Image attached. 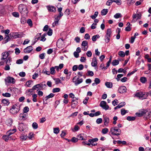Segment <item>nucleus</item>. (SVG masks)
I'll return each instance as SVG.
<instances>
[{"label": "nucleus", "instance_id": "1", "mask_svg": "<svg viewBox=\"0 0 151 151\" xmlns=\"http://www.w3.org/2000/svg\"><path fill=\"white\" fill-rule=\"evenodd\" d=\"M18 9L19 12L21 13L22 16L27 15L28 12L26 6L23 4H20L19 5Z\"/></svg>", "mask_w": 151, "mask_h": 151}, {"label": "nucleus", "instance_id": "2", "mask_svg": "<svg viewBox=\"0 0 151 151\" xmlns=\"http://www.w3.org/2000/svg\"><path fill=\"white\" fill-rule=\"evenodd\" d=\"M148 93H143L141 92H139L136 93L135 94V96L138 97L139 99H144L147 98L148 96Z\"/></svg>", "mask_w": 151, "mask_h": 151}, {"label": "nucleus", "instance_id": "3", "mask_svg": "<svg viewBox=\"0 0 151 151\" xmlns=\"http://www.w3.org/2000/svg\"><path fill=\"white\" fill-rule=\"evenodd\" d=\"M20 110V106L16 104L13 105L10 110V112L12 114L17 113Z\"/></svg>", "mask_w": 151, "mask_h": 151}, {"label": "nucleus", "instance_id": "4", "mask_svg": "<svg viewBox=\"0 0 151 151\" xmlns=\"http://www.w3.org/2000/svg\"><path fill=\"white\" fill-rule=\"evenodd\" d=\"M111 29H108L106 31V35H105V39L106 43H108L110 40L111 35Z\"/></svg>", "mask_w": 151, "mask_h": 151}, {"label": "nucleus", "instance_id": "5", "mask_svg": "<svg viewBox=\"0 0 151 151\" xmlns=\"http://www.w3.org/2000/svg\"><path fill=\"white\" fill-rule=\"evenodd\" d=\"M47 86L45 84H44L42 83L37 84L33 87V89L36 90L37 89L43 90L46 88Z\"/></svg>", "mask_w": 151, "mask_h": 151}, {"label": "nucleus", "instance_id": "6", "mask_svg": "<svg viewBox=\"0 0 151 151\" xmlns=\"http://www.w3.org/2000/svg\"><path fill=\"white\" fill-rule=\"evenodd\" d=\"M73 82L74 83L75 85L77 86L82 83L83 80L82 78L79 79V77H77L76 76L73 78Z\"/></svg>", "mask_w": 151, "mask_h": 151}, {"label": "nucleus", "instance_id": "7", "mask_svg": "<svg viewBox=\"0 0 151 151\" xmlns=\"http://www.w3.org/2000/svg\"><path fill=\"white\" fill-rule=\"evenodd\" d=\"M141 17V14L140 13L134 14L132 16V20L131 22H135L138 19H140Z\"/></svg>", "mask_w": 151, "mask_h": 151}, {"label": "nucleus", "instance_id": "8", "mask_svg": "<svg viewBox=\"0 0 151 151\" xmlns=\"http://www.w3.org/2000/svg\"><path fill=\"white\" fill-rule=\"evenodd\" d=\"M5 83L6 85L10 83H14L15 82L14 79L11 77H8L5 79Z\"/></svg>", "mask_w": 151, "mask_h": 151}, {"label": "nucleus", "instance_id": "9", "mask_svg": "<svg viewBox=\"0 0 151 151\" xmlns=\"http://www.w3.org/2000/svg\"><path fill=\"white\" fill-rule=\"evenodd\" d=\"M100 106L104 109L107 110L109 109V106L107 104L106 102L105 101H102L101 102Z\"/></svg>", "mask_w": 151, "mask_h": 151}, {"label": "nucleus", "instance_id": "10", "mask_svg": "<svg viewBox=\"0 0 151 151\" xmlns=\"http://www.w3.org/2000/svg\"><path fill=\"white\" fill-rule=\"evenodd\" d=\"M110 132L111 134L115 133H116L117 132L119 133L121 132V130L118 127H112L111 129Z\"/></svg>", "mask_w": 151, "mask_h": 151}, {"label": "nucleus", "instance_id": "11", "mask_svg": "<svg viewBox=\"0 0 151 151\" xmlns=\"http://www.w3.org/2000/svg\"><path fill=\"white\" fill-rule=\"evenodd\" d=\"M18 129L20 131L24 133L26 131L25 126L22 123L19 124Z\"/></svg>", "mask_w": 151, "mask_h": 151}, {"label": "nucleus", "instance_id": "12", "mask_svg": "<svg viewBox=\"0 0 151 151\" xmlns=\"http://www.w3.org/2000/svg\"><path fill=\"white\" fill-rule=\"evenodd\" d=\"M33 48L31 46H28L24 49V52L25 53H30L33 50Z\"/></svg>", "mask_w": 151, "mask_h": 151}, {"label": "nucleus", "instance_id": "13", "mask_svg": "<svg viewBox=\"0 0 151 151\" xmlns=\"http://www.w3.org/2000/svg\"><path fill=\"white\" fill-rule=\"evenodd\" d=\"M127 89L125 86H121L118 89V92L121 93H122L126 92Z\"/></svg>", "mask_w": 151, "mask_h": 151}, {"label": "nucleus", "instance_id": "14", "mask_svg": "<svg viewBox=\"0 0 151 151\" xmlns=\"http://www.w3.org/2000/svg\"><path fill=\"white\" fill-rule=\"evenodd\" d=\"M88 42L86 40H84L82 42L81 45L83 47V50L84 51H86L87 50L88 46Z\"/></svg>", "mask_w": 151, "mask_h": 151}, {"label": "nucleus", "instance_id": "15", "mask_svg": "<svg viewBox=\"0 0 151 151\" xmlns=\"http://www.w3.org/2000/svg\"><path fill=\"white\" fill-rule=\"evenodd\" d=\"M24 34L20 33H13L12 34V36L14 38H21L23 36Z\"/></svg>", "mask_w": 151, "mask_h": 151}, {"label": "nucleus", "instance_id": "16", "mask_svg": "<svg viewBox=\"0 0 151 151\" xmlns=\"http://www.w3.org/2000/svg\"><path fill=\"white\" fill-rule=\"evenodd\" d=\"M147 112V110L143 109L141 111L140 113H136V114L137 116H142L144 114H146Z\"/></svg>", "mask_w": 151, "mask_h": 151}, {"label": "nucleus", "instance_id": "17", "mask_svg": "<svg viewBox=\"0 0 151 151\" xmlns=\"http://www.w3.org/2000/svg\"><path fill=\"white\" fill-rule=\"evenodd\" d=\"M47 7V9L50 12H55L56 11V8L54 6H48Z\"/></svg>", "mask_w": 151, "mask_h": 151}, {"label": "nucleus", "instance_id": "18", "mask_svg": "<svg viewBox=\"0 0 151 151\" xmlns=\"http://www.w3.org/2000/svg\"><path fill=\"white\" fill-rule=\"evenodd\" d=\"M104 125L106 126L108 125V124L109 122V118L106 116L104 117Z\"/></svg>", "mask_w": 151, "mask_h": 151}, {"label": "nucleus", "instance_id": "19", "mask_svg": "<svg viewBox=\"0 0 151 151\" xmlns=\"http://www.w3.org/2000/svg\"><path fill=\"white\" fill-rule=\"evenodd\" d=\"M91 65L93 67H96L97 65V60L96 58L94 57L93 59V62L91 63Z\"/></svg>", "mask_w": 151, "mask_h": 151}, {"label": "nucleus", "instance_id": "20", "mask_svg": "<svg viewBox=\"0 0 151 151\" xmlns=\"http://www.w3.org/2000/svg\"><path fill=\"white\" fill-rule=\"evenodd\" d=\"M112 57L111 56H110L109 59V61L106 64V66L105 67H103L102 68V69H106L110 65V64L111 63V60L112 59Z\"/></svg>", "mask_w": 151, "mask_h": 151}, {"label": "nucleus", "instance_id": "21", "mask_svg": "<svg viewBox=\"0 0 151 151\" xmlns=\"http://www.w3.org/2000/svg\"><path fill=\"white\" fill-rule=\"evenodd\" d=\"M10 135L9 134H7V133H6V135H4L3 137V139L5 140L6 141H7L8 140L10 139L11 138Z\"/></svg>", "mask_w": 151, "mask_h": 151}, {"label": "nucleus", "instance_id": "22", "mask_svg": "<svg viewBox=\"0 0 151 151\" xmlns=\"http://www.w3.org/2000/svg\"><path fill=\"white\" fill-rule=\"evenodd\" d=\"M26 116V115L24 113H21L19 115V120H24Z\"/></svg>", "mask_w": 151, "mask_h": 151}, {"label": "nucleus", "instance_id": "23", "mask_svg": "<svg viewBox=\"0 0 151 151\" xmlns=\"http://www.w3.org/2000/svg\"><path fill=\"white\" fill-rule=\"evenodd\" d=\"M98 140V139L97 138H96L92 139H90L88 140V141L92 144V146H93L94 142L97 141Z\"/></svg>", "mask_w": 151, "mask_h": 151}, {"label": "nucleus", "instance_id": "24", "mask_svg": "<svg viewBox=\"0 0 151 151\" xmlns=\"http://www.w3.org/2000/svg\"><path fill=\"white\" fill-rule=\"evenodd\" d=\"M41 33L37 34L35 36V41H34V43H35L37 41L40 39V37H41Z\"/></svg>", "mask_w": 151, "mask_h": 151}, {"label": "nucleus", "instance_id": "25", "mask_svg": "<svg viewBox=\"0 0 151 151\" xmlns=\"http://www.w3.org/2000/svg\"><path fill=\"white\" fill-rule=\"evenodd\" d=\"M108 11V10L107 9H104L101 11V14L103 16L107 14Z\"/></svg>", "mask_w": 151, "mask_h": 151}, {"label": "nucleus", "instance_id": "26", "mask_svg": "<svg viewBox=\"0 0 151 151\" xmlns=\"http://www.w3.org/2000/svg\"><path fill=\"white\" fill-rule=\"evenodd\" d=\"M55 95L53 93H51L48 95L46 96L44 98V99L46 101L47 100L50 98H52Z\"/></svg>", "mask_w": 151, "mask_h": 151}, {"label": "nucleus", "instance_id": "27", "mask_svg": "<svg viewBox=\"0 0 151 151\" xmlns=\"http://www.w3.org/2000/svg\"><path fill=\"white\" fill-rule=\"evenodd\" d=\"M11 36V34H9V35H7L6 37H5L4 39L6 41V42L5 43H6L8 41H9L10 39V37Z\"/></svg>", "mask_w": 151, "mask_h": 151}, {"label": "nucleus", "instance_id": "28", "mask_svg": "<svg viewBox=\"0 0 151 151\" xmlns=\"http://www.w3.org/2000/svg\"><path fill=\"white\" fill-rule=\"evenodd\" d=\"M1 102L4 105H8L9 104V102L8 100L5 99L2 100Z\"/></svg>", "mask_w": 151, "mask_h": 151}, {"label": "nucleus", "instance_id": "29", "mask_svg": "<svg viewBox=\"0 0 151 151\" xmlns=\"http://www.w3.org/2000/svg\"><path fill=\"white\" fill-rule=\"evenodd\" d=\"M16 131V129H14L12 130H10L7 132V134H9L11 135Z\"/></svg>", "mask_w": 151, "mask_h": 151}, {"label": "nucleus", "instance_id": "30", "mask_svg": "<svg viewBox=\"0 0 151 151\" xmlns=\"http://www.w3.org/2000/svg\"><path fill=\"white\" fill-rule=\"evenodd\" d=\"M42 73H43L48 75H50V71H47V68H44L42 70Z\"/></svg>", "mask_w": 151, "mask_h": 151}, {"label": "nucleus", "instance_id": "31", "mask_svg": "<svg viewBox=\"0 0 151 151\" xmlns=\"http://www.w3.org/2000/svg\"><path fill=\"white\" fill-rule=\"evenodd\" d=\"M129 111L127 110H125L124 109H122L121 110V112L122 115H125L126 113H128Z\"/></svg>", "mask_w": 151, "mask_h": 151}, {"label": "nucleus", "instance_id": "32", "mask_svg": "<svg viewBox=\"0 0 151 151\" xmlns=\"http://www.w3.org/2000/svg\"><path fill=\"white\" fill-rule=\"evenodd\" d=\"M105 85L107 87L111 88L112 86V84L110 82H106L105 83Z\"/></svg>", "mask_w": 151, "mask_h": 151}, {"label": "nucleus", "instance_id": "33", "mask_svg": "<svg viewBox=\"0 0 151 151\" xmlns=\"http://www.w3.org/2000/svg\"><path fill=\"white\" fill-rule=\"evenodd\" d=\"M99 37L100 36L99 35H94L92 37V40L93 41H95L97 39L99 38Z\"/></svg>", "mask_w": 151, "mask_h": 151}, {"label": "nucleus", "instance_id": "34", "mask_svg": "<svg viewBox=\"0 0 151 151\" xmlns=\"http://www.w3.org/2000/svg\"><path fill=\"white\" fill-rule=\"evenodd\" d=\"M7 53L6 52H4L2 54V56H3L2 58H1V60H5L6 59L8 56V55H7Z\"/></svg>", "mask_w": 151, "mask_h": 151}, {"label": "nucleus", "instance_id": "35", "mask_svg": "<svg viewBox=\"0 0 151 151\" xmlns=\"http://www.w3.org/2000/svg\"><path fill=\"white\" fill-rule=\"evenodd\" d=\"M140 81L143 83H145L147 81V78L145 77H142L140 78Z\"/></svg>", "mask_w": 151, "mask_h": 151}, {"label": "nucleus", "instance_id": "36", "mask_svg": "<svg viewBox=\"0 0 151 151\" xmlns=\"http://www.w3.org/2000/svg\"><path fill=\"white\" fill-rule=\"evenodd\" d=\"M50 74L52 75H54L55 73V71L54 67H52L50 68Z\"/></svg>", "mask_w": 151, "mask_h": 151}, {"label": "nucleus", "instance_id": "37", "mask_svg": "<svg viewBox=\"0 0 151 151\" xmlns=\"http://www.w3.org/2000/svg\"><path fill=\"white\" fill-rule=\"evenodd\" d=\"M119 63V61L118 60H114L112 62V64L113 66H115L118 65Z\"/></svg>", "mask_w": 151, "mask_h": 151}, {"label": "nucleus", "instance_id": "38", "mask_svg": "<svg viewBox=\"0 0 151 151\" xmlns=\"http://www.w3.org/2000/svg\"><path fill=\"white\" fill-rule=\"evenodd\" d=\"M47 36V34L46 33H44L42 35L41 37V39L40 41L43 42L45 41L46 40V38H45V37Z\"/></svg>", "mask_w": 151, "mask_h": 151}, {"label": "nucleus", "instance_id": "39", "mask_svg": "<svg viewBox=\"0 0 151 151\" xmlns=\"http://www.w3.org/2000/svg\"><path fill=\"white\" fill-rule=\"evenodd\" d=\"M135 1L134 0H127V4L129 6L133 4Z\"/></svg>", "mask_w": 151, "mask_h": 151}, {"label": "nucleus", "instance_id": "40", "mask_svg": "<svg viewBox=\"0 0 151 151\" xmlns=\"http://www.w3.org/2000/svg\"><path fill=\"white\" fill-rule=\"evenodd\" d=\"M84 134H81L78 136V137L79 140H85V139L83 138Z\"/></svg>", "mask_w": 151, "mask_h": 151}, {"label": "nucleus", "instance_id": "41", "mask_svg": "<svg viewBox=\"0 0 151 151\" xmlns=\"http://www.w3.org/2000/svg\"><path fill=\"white\" fill-rule=\"evenodd\" d=\"M127 119L129 121H134L135 119V118L133 116H128L127 117Z\"/></svg>", "mask_w": 151, "mask_h": 151}, {"label": "nucleus", "instance_id": "42", "mask_svg": "<svg viewBox=\"0 0 151 151\" xmlns=\"http://www.w3.org/2000/svg\"><path fill=\"white\" fill-rule=\"evenodd\" d=\"M12 61V60L11 58H10V57L8 58L7 60H6V65H11L10 63Z\"/></svg>", "mask_w": 151, "mask_h": 151}, {"label": "nucleus", "instance_id": "43", "mask_svg": "<svg viewBox=\"0 0 151 151\" xmlns=\"http://www.w3.org/2000/svg\"><path fill=\"white\" fill-rule=\"evenodd\" d=\"M119 55L121 57H124L125 56L124 52L123 51H120L118 52Z\"/></svg>", "mask_w": 151, "mask_h": 151}, {"label": "nucleus", "instance_id": "44", "mask_svg": "<svg viewBox=\"0 0 151 151\" xmlns=\"http://www.w3.org/2000/svg\"><path fill=\"white\" fill-rule=\"evenodd\" d=\"M60 89L59 88H56L53 89L52 92L53 93L58 92L60 91Z\"/></svg>", "mask_w": 151, "mask_h": 151}, {"label": "nucleus", "instance_id": "45", "mask_svg": "<svg viewBox=\"0 0 151 151\" xmlns=\"http://www.w3.org/2000/svg\"><path fill=\"white\" fill-rule=\"evenodd\" d=\"M60 129L58 127L54 128L53 129L54 133L55 134H58L59 132Z\"/></svg>", "mask_w": 151, "mask_h": 151}, {"label": "nucleus", "instance_id": "46", "mask_svg": "<svg viewBox=\"0 0 151 151\" xmlns=\"http://www.w3.org/2000/svg\"><path fill=\"white\" fill-rule=\"evenodd\" d=\"M54 80L55 81V83L56 84H59V83H61V82L60 81V79L59 78H53Z\"/></svg>", "mask_w": 151, "mask_h": 151}, {"label": "nucleus", "instance_id": "47", "mask_svg": "<svg viewBox=\"0 0 151 151\" xmlns=\"http://www.w3.org/2000/svg\"><path fill=\"white\" fill-rule=\"evenodd\" d=\"M109 132V129L107 128H105L102 129V132L104 134H106Z\"/></svg>", "mask_w": 151, "mask_h": 151}, {"label": "nucleus", "instance_id": "48", "mask_svg": "<svg viewBox=\"0 0 151 151\" xmlns=\"http://www.w3.org/2000/svg\"><path fill=\"white\" fill-rule=\"evenodd\" d=\"M122 17V15L120 13H117L115 14L114 17L116 19H118Z\"/></svg>", "mask_w": 151, "mask_h": 151}, {"label": "nucleus", "instance_id": "49", "mask_svg": "<svg viewBox=\"0 0 151 151\" xmlns=\"http://www.w3.org/2000/svg\"><path fill=\"white\" fill-rule=\"evenodd\" d=\"M98 14V12L97 11L95 12L93 15L91 16V17L93 19H94L97 16Z\"/></svg>", "mask_w": 151, "mask_h": 151}, {"label": "nucleus", "instance_id": "50", "mask_svg": "<svg viewBox=\"0 0 151 151\" xmlns=\"http://www.w3.org/2000/svg\"><path fill=\"white\" fill-rule=\"evenodd\" d=\"M45 53L41 54L39 55V58L41 59H43L45 58Z\"/></svg>", "mask_w": 151, "mask_h": 151}, {"label": "nucleus", "instance_id": "51", "mask_svg": "<svg viewBox=\"0 0 151 151\" xmlns=\"http://www.w3.org/2000/svg\"><path fill=\"white\" fill-rule=\"evenodd\" d=\"M46 34L47 35L49 36H50L52 35V30L50 28H49L48 31Z\"/></svg>", "mask_w": 151, "mask_h": 151}, {"label": "nucleus", "instance_id": "52", "mask_svg": "<svg viewBox=\"0 0 151 151\" xmlns=\"http://www.w3.org/2000/svg\"><path fill=\"white\" fill-rule=\"evenodd\" d=\"M27 137H28L29 139H32L34 137L33 136V133L32 132L30 133L29 134L28 136H27Z\"/></svg>", "mask_w": 151, "mask_h": 151}, {"label": "nucleus", "instance_id": "53", "mask_svg": "<svg viewBox=\"0 0 151 151\" xmlns=\"http://www.w3.org/2000/svg\"><path fill=\"white\" fill-rule=\"evenodd\" d=\"M32 82V81H27L26 83V85H27V87H31V85Z\"/></svg>", "mask_w": 151, "mask_h": 151}, {"label": "nucleus", "instance_id": "54", "mask_svg": "<svg viewBox=\"0 0 151 151\" xmlns=\"http://www.w3.org/2000/svg\"><path fill=\"white\" fill-rule=\"evenodd\" d=\"M12 123V120L11 119H9L7 120V125L8 126H11Z\"/></svg>", "mask_w": 151, "mask_h": 151}, {"label": "nucleus", "instance_id": "55", "mask_svg": "<svg viewBox=\"0 0 151 151\" xmlns=\"http://www.w3.org/2000/svg\"><path fill=\"white\" fill-rule=\"evenodd\" d=\"M29 110V107L27 106H25L23 110V113L24 114L25 113L27 112Z\"/></svg>", "mask_w": 151, "mask_h": 151}, {"label": "nucleus", "instance_id": "56", "mask_svg": "<svg viewBox=\"0 0 151 151\" xmlns=\"http://www.w3.org/2000/svg\"><path fill=\"white\" fill-rule=\"evenodd\" d=\"M123 76V74H119L117 76V77L116 78V79L118 81L119 80V79L122 77Z\"/></svg>", "mask_w": 151, "mask_h": 151}, {"label": "nucleus", "instance_id": "57", "mask_svg": "<svg viewBox=\"0 0 151 151\" xmlns=\"http://www.w3.org/2000/svg\"><path fill=\"white\" fill-rule=\"evenodd\" d=\"M76 99L77 100V99H76V98L75 99L74 98L73 99L72 101V105H76L77 104L78 102L77 101H76Z\"/></svg>", "mask_w": 151, "mask_h": 151}, {"label": "nucleus", "instance_id": "58", "mask_svg": "<svg viewBox=\"0 0 151 151\" xmlns=\"http://www.w3.org/2000/svg\"><path fill=\"white\" fill-rule=\"evenodd\" d=\"M94 81L96 83V84L97 85L100 82V80L98 78H95Z\"/></svg>", "mask_w": 151, "mask_h": 151}, {"label": "nucleus", "instance_id": "59", "mask_svg": "<svg viewBox=\"0 0 151 151\" xmlns=\"http://www.w3.org/2000/svg\"><path fill=\"white\" fill-rule=\"evenodd\" d=\"M32 127L34 129H36L38 128V124L36 122H34L32 123Z\"/></svg>", "mask_w": 151, "mask_h": 151}, {"label": "nucleus", "instance_id": "60", "mask_svg": "<svg viewBox=\"0 0 151 151\" xmlns=\"http://www.w3.org/2000/svg\"><path fill=\"white\" fill-rule=\"evenodd\" d=\"M12 14L13 16L15 17H19V14L18 12H13Z\"/></svg>", "mask_w": 151, "mask_h": 151}, {"label": "nucleus", "instance_id": "61", "mask_svg": "<svg viewBox=\"0 0 151 151\" xmlns=\"http://www.w3.org/2000/svg\"><path fill=\"white\" fill-rule=\"evenodd\" d=\"M125 104V102H122L120 103L119 105H118L119 108H120L124 106Z\"/></svg>", "mask_w": 151, "mask_h": 151}, {"label": "nucleus", "instance_id": "62", "mask_svg": "<svg viewBox=\"0 0 151 151\" xmlns=\"http://www.w3.org/2000/svg\"><path fill=\"white\" fill-rule=\"evenodd\" d=\"M2 95L6 97H10L11 96V94L8 93H3L2 94Z\"/></svg>", "mask_w": 151, "mask_h": 151}, {"label": "nucleus", "instance_id": "63", "mask_svg": "<svg viewBox=\"0 0 151 151\" xmlns=\"http://www.w3.org/2000/svg\"><path fill=\"white\" fill-rule=\"evenodd\" d=\"M23 60L22 59H19V60H17L16 61V63L17 64H21L23 63Z\"/></svg>", "mask_w": 151, "mask_h": 151}, {"label": "nucleus", "instance_id": "64", "mask_svg": "<svg viewBox=\"0 0 151 151\" xmlns=\"http://www.w3.org/2000/svg\"><path fill=\"white\" fill-rule=\"evenodd\" d=\"M78 141V139L77 138H76L74 137H73L71 139V141L73 142H76Z\"/></svg>", "mask_w": 151, "mask_h": 151}]
</instances>
